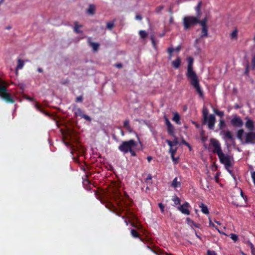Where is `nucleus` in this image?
<instances>
[{"label":"nucleus","instance_id":"1","mask_svg":"<svg viewBox=\"0 0 255 255\" xmlns=\"http://www.w3.org/2000/svg\"><path fill=\"white\" fill-rule=\"evenodd\" d=\"M193 61L194 59L192 57H189L188 58V66L186 75L189 80L191 85L195 89L200 97H203V92L200 86L198 77L193 69Z\"/></svg>","mask_w":255,"mask_h":255},{"label":"nucleus","instance_id":"2","mask_svg":"<svg viewBox=\"0 0 255 255\" xmlns=\"http://www.w3.org/2000/svg\"><path fill=\"white\" fill-rule=\"evenodd\" d=\"M220 162L224 165L225 168L230 173H232L230 167L233 165V157L230 154H225L223 151L218 155Z\"/></svg>","mask_w":255,"mask_h":255},{"label":"nucleus","instance_id":"3","mask_svg":"<svg viewBox=\"0 0 255 255\" xmlns=\"http://www.w3.org/2000/svg\"><path fill=\"white\" fill-rule=\"evenodd\" d=\"M200 16L197 15L196 16H187L183 19V23L185 29H188L190 27L194 26L197 23H200Z\"/></svg>","mask_w":255,"mask_h":255},{"label":"nucleus","instance_id":"4","mask_svg":"<svg viewBox=\"0 0 255 255\" xmlns=\"http://www.w3.org/2000/svg\"><path fill=\"white\" fill-rule=\"evenodd\" d=\"M137 145V143L133 139L128 141H123L119 145V149L124 153H127L132 148H134Z\"/></svg>","mask_w":255,"mask_h":255},{"label":"nucleus","instance_id":"5","mask_svg":"<svg viewBox=\"0 0 255 255\" xmlns=\"http://www.w3.org/2000/svg\"><path fill=\"white\" fill-rule=\"evenodd\" d=\"M0 97H1L7 102H14V101L13 100L10 94L7 92L6 88L4 85V82L1 80H0Z\"/></svg>","mask_w":255,"mask_h":255},{"label":"nucleus","instance_id":"6","mask_svg":"<svg viewBox=\"0 0 255 255\" xmlns=\"http://www.w3.org/2000/svg\"><path fill=\"white\" fill-rule=\"evenodd\" d=\"M210 144L213 147V152L214 153H216L217 155H219L220 153H221L223 151L221 148V144L218 140L216 139L212 138L210 140Z\"/></svg>","mask_w":255,"mask_h":255},{"label":"nucleus","instance_id":"7","mask_svg":"<svg viewBox=\"0 0 255 255\" xmlns=\"http://www.w3.org/2000/svg\"><path fill=\"white\" fill-rule=\"evenodd\" d=\"M208 21L207 17H205L204 19L200 21V24L202 26V32L200 35L201 38L208 36V27L207 23Z\"/></svg>","mask_w":255,"mask_h":255},{"label":"nucleus","instance_id":"8","mask_svg":"<svg viewBox=\"0 0 255 255\" xmlns=\"http://www.w3.org/2000/svg\"><path fill=\"white\" fill-rule=\"evenodd\" d=\"M204 124H207L208 128L210 129H213L216 123V118L214 115H210L206 119H204Z\"/></svg>","mask_w":255,"mask_h":255},{"label":"nucleus","instance_id":"9","mask_svg":"<svg viewBox=\"0 0 255 255\" xmlns=\"http://www.w3.org/2000/svg\"><path fill=\"white\" fill-rule=\"evenodd\" d=\"M231 123L233 126L238 128L241 127L243 125V122L242 119L237 115L233 116L231 121Z\"/></svg>","mask_w":255,"mask_h":255},{"label":"nucleus","instance_id":"10","mask_svg":"<svg viewBox=\"0 0 255 255\" xmlns=\"http://www.w3.org/2000/svg\"><path fill=\"white\" fill-rule=\"evenodd\" d=\"M190 205L188 202H185L183 205L178 207V209L182 213L185 215H189L190 212L189 210Z\"/></svg>","mask_w":255,"mask_h":255},{"label":"nucleus","instance_id":"11","mask_svg":"<svg viewBox=\"0 0 255 255\" xmlns=\"http://www.w3.org/2000/svg\"><path fill=\"white\" fill-rule=\"evenodd\" d=\"M247 120V122L245 124L246 127L250 130L252 131L254 129V126H255V123L254 122L249 119V118L247 117L246 118Z\"/></svg>","mask_w":255,"mask_h":255},{"label":"nucleus","instance_id":"12","mask_svg":"<svg viewBox=\"0 0 255 255\" xmlns=\"http://www.w3.org/2000/svg\"><path fill=\"white\" fill-rule=\"evenodd\" d=\"M91 38H88V42L89 45L92 48L93 50L95 52L97 51L99 47L100 44L98 43H95L92 41Z\"/></svg>","mask_w":255,"mask_h":255},{"label":"nucleus","instance_id":"13","mask_svg":"<svg viewBox=\"0 0 255 255\" xmlns=\"http://www.w3.org/2000/svg\"><path fill=\"white\" fill-rule=\"evenodd\" d=\"M83 25L79 24L77 21L74 22V31L77 33H82V31L80 30V28H82Z\"/></svg>","mask_w":255,"mask_h":255},{"label":"nucleus","instance_id":"14","mask_svg":"<svg viewBox=\"0 0 255 255\" xmlns=\"http://www.w3.org/2000/svg\"><path fill=\"white\" fill-rule=\"evenodd\" d=\"M181 64V59L180 57H178L176 60H174L172 62V66L177 69L179 67Z\"/></svg>","mask_w":255,"mask_h":255},{"label":"nucleus","instance_id":"15","mask_svg":"<svg viewBox=\"0 0 255 255\" xmlns=\"http://www.w3.org/2000/svg\"><path fill=\"white\" fill-rule=\"evenodd\" d=\"M223 134L224 135V139L226 140H233V136L231 134V132L230 131H226L223 132Z\"/></svg>","mask_w":255,"mask_h":255},{"label":"nucleus","instance_id":"16","mask_svg":"<svg viewBox=\"0 0 255 255\" xmlns=\"http://www.w3.org/2000/svg\"><path fill=\"white\" fill-rule=\"evenodd\" d=\"M187 223L191 226V227L194 226L196 228H200V225L198 224L195 223L193 221H192L191 219H190L189 218H187L186 219Z\"/></svg>","mask_w":255,"mask_h":255},{"label":"nucleus","instance_id":"17","mask_svg":"<svg viewBox=\"0 0 255 255\" xmlns=\"http://www.w3.org/2000/svg\"><path fill=\"white\" fill-rule=\"evenodd\" d=\"M200 208L201 209V211L205 214H209L208 209L205 205L203 203H201L199 205Z\"/></svg>","mask_w":255,"mask_h":255},{"label":"nucleus","instance_id":"18","mask_svg":"<svg viewBox=\"0 0 255 255\" xmlns=\"http://www.w3.org/2000/svg\"><path fill=\"white\" fill-rule=\"evenodd\" d=\"M166 142L167 143L170 147H172L173 146L177 145L178 143V141L177 138H175L173 141L167 139Z\"/></svg>","mask_w":255,"mask_h":255},{"label":"nucleus","instance_id":"19","mask_svg":"<svg viewBox=\"0 0 255 255\" xmlns=\"http://www.w3.org/2000/svg\"><path fill=\"white\" fill-rule=\"evenodd\" d=\"M74 112L76 117H81L82 118L84 114L82 112V111L79 108H75L74 110Z\"/></svg>","mask_w":255,"mask_h":255},{"label":"nucleus","instance_id":"20","mask_svg":"<svg viewBox=\"0 0 255 255\" xmlns=\"http://www.w3.org/2000/svg\"><path fill=\"white\" fill-rule=\"evenodd\" d=\"M124 127L126 128L129 132H131L132 131V129L129 126V121L126 120L124 123Z\"/></svg>","mask_w":255,"mask_h":255},{"label":"nucleus","instance_id":"21","mask_svg":"<svg viewBox=\"0 0 255 255\" xmlns=\"http://www.w3.org/2000/svg\"><path fill=\"white\" fill-rule=\"evenodd\" d=\"M95 11V6L93 4H90L87 9V12L90 14H93Z\"/></svg>","mask_w":255,"mask_h":255},{"label":"nucleus","instance_id":"22","mask_svg":"<svg viewBox=\"0 0 255 255\" xmlns=\"http://www.w3.org/2000/svg\"><path fill=\"white\" fill-rule=\"evenodd\" d=\"M173 121H174L178 125L181 124V123L180 122V116L178 113H175L174 114Z\"/></svg>","mask_w":255,"mask_h":255},{"label":"nucleus","instance_id":"23","mask_svg":"<svg viewBox=\"0 0 255 255\" xmlns=\"http://www.w3.org/2000/svg\"><path fill=\"white\" fill-rule=\"evenodd\" d=\"M171 185L174 188H176V187L180 186V183L177 181V177H175L173 179V180L172 182Z\"/></svg>","mask_w":255,"mask_h":255},{"label":"nucleus","instance_id":"24","mask_svg":"<svg viewBox=\"0 0 255 255\" xmlns=\"http://www.w3.org/2000/svg\"><path fill=\"white\" fill-rule=\"evenodd\" d=\"M201 4H202V2H201V1H200L198 2V4L195 7V10L197 11V15H200V17H201V12L200 10Z\"/></svg>","mask_w":255,"mask_h":255},{"label":"nucleus","instance_id":"25","mask_svg":"<svg viewBox=\"0 0 255 255\" xmlns=\"http://www.w3.org/2000/svg\"><path fill=\"white\" fill-rule=\"evenodd\" d=\"M167 130L168 133L171 135H173L174 133V128L172 124L167 126Z\"/></svg>","mask_w":255,"mask_h":255},{"label":"nucleus","instance_id":"26","mask_svg":"<svg viewBox=\"0 0 255 255\" xmlns=\"http://www.w3.org/2000/svg\"><path fill=\"white\" fill-rule=\"evenodd\" d=\"M24 66V61L21 59L18 60L17 65L16 67V69H20L23 68Z\"/></svg>","mask_w":255,"mask_h":255},{"label":"nucleus","instance_id":"27","mask_svg":"<svg viewBox=\"0 0 255 255\" xmlns=\"http://www.w3.org/2000/svg\"><path fill=\"white\" fill-rule=\"evenodd\" d=\"M203 119H206L207 117H208V110L206 107H204L202 111Z\"/></svg>","mask_w":255,"mask_h":255},{"label":"nucleus","instance_id":"28","mask_svg":"<svg viewBox=\"0 0 255 255\" xmlns=\"http://www.w3.org/2000/svg\"><path fill=\"white\" fill-rule=\"evenodd\" d=\"M226 127L225 121L223 119H221L219 121V127L220 129H223Z\"/></svg>","mask_w":255,"mask_h":255},{"label":"nucleus","instance_id":"29","mask_svg":"<svg viewBox=\"0 0 255 255\" xmlns=\"http://www.w3.org/2000/svg\"><path fill=\"white\" fill-rule=\"evenodd\" d=\"M131 235L133 238H138L139 237V234L137 232V231L134 229H131Z\"/></svg>","mask_w":255,"mask_h":255},{"label":"nucleus","instance_id":"30","mask_svg":"<svg viewBox=\"0 0 255 255\" xmlns=\"http://www.w3.org/2000/svg\"><path fill=\"white\" fill-rule=\"evenodd\" d=\"M238 36V30L237 29L234 30L231 34V37L232 39L237 38Z\"/></svg>","mask_w":255,"mask_h":255},{"label":"nucleus","instance_id":"31","mask_svg":"<svg viewBox=\"0 0 255 255\" xmlns=\"http://www.w3.org/2000/svg\"><path fill=\"white\" fill-rule=\"evenodd\" d=\"M176 151V149H173L172 147H170L169 149V152L171 153V157L173 160H175L174 155V154L175 153Z\"/></svg>","mask_w":255,"mask_h":255},{"label":"nucleus","instance_id":"32","mask_svg":"<svg viewBox=\"0 0 255 255\" xmlns=\"http://www.w3.org/2000/svg\"><path fill=\"white\" fill-rule=\"evenodd\" d=\"M139 34L140 36L142 38H144L147 36V33L144 30H140L139 32Z\"/></svg>","mask_w":255,"mask_h":255},{"label":"nucleus","instance_id":"33","mask_svg":"<svg viewBox=\"0 0 255 255\" xmlns=\"http://www.w3.org/2000/svg\"><path fill=\"white\" fill-rule=\"evenodd\" d=\"M114 23L113 22H108L107 23V27L109 29H112V28L114 27Z\"/></svg>","mask_w":255,"mask_h":255},{"label":"nucleus","instance_id":"34","mask_svg":"<svg viewBox=\"0 0 255 255\" xmlns=\"http://www.w3.org/2000/svg\"><path fill=\"white\" fill-rule=\"evenodd\" d=\"M230 237L235 242L237 241L238 239V236L234 234H231L230 235Z\"/></svg>","mask_w":255,"mask_h":255},{"label":"nucleus","instance_id":"35","mask_svg":"<svg viewBox=\"0 0 255 255\" xmlns=\"http://www.w3.org/2000/svg\"><path fill=\"white\" fill-rule=\"evenodd\" d=\"M82 118H84L85 120L88 121H91V118L88 115L83 114V115L82 117Z\"/></svg>","mask_w":255,"mask_h":255},{"label":"nucleus","instance_id":"36","mask_svg":"<svg viewBox=\"0 0 255 255\" xmlns=\"http://www.w3.org/2000/svg\"><path fill=\"white\" fill-rule=\"evenodd\" d=\"M173 201H174L175 204L178 205L180 203V201L179 198L176 197L173 199Z\"/></svg>","mask_w":255,"mask_h":255},{"label":"nucleus","instance_id":"37","mask_svg":"<svg viewBox=\"0 0 255 255\" xmlns=\"http://www.w3.org/2000/svg\"><path fill=\"white\" fill-rule=\"evenodd\" d=\"M207 255H217L216 253L214 251H210L208 250L207 251Z\"/></svg>","mask_w":255,"mask_h":255},{"label":"nucleus","instance_id":"38","mask_svg":"<svg viewBox=\"0 0 255 255\" xmlns=\"http://www.w3.org/2000/svg\"><path fill=\"white\" fill-rule=\"evenodd\" d=\"M135 149V147H134V148H132L131 150H130L128 151L130 153L131 155L133 156H135L136 155L135 152L134 151Z\"/></svg>","mask_w":255,"mask_h":255},{"label":"nucleus","instance_id":"39","mask_svg":"<svg viewBox=\"0 0 255 255\" xmlns=\"http://www.w3.org/2000/svg\"><path fill=\"white\" fill-rule=\"evenodd\" d=\"M158 206H159V208L160 209L161 212L163 213L164 212V208L163 205L161 203H160L158 204Z\"/></svg>","mask_w":255,"mask_h":255},{"label":"nucleus","instance_id":"40","mask_svg":"<svg viewBox=\"0 0 255 255\" xmlns=\"http://www.w3.org/2000/svg\"><path fill=\"white\" fill-rule=\"evenodd\" d=\"M83 101V97L82 96H80L76 98V102H81Z\"/></svg>","mask_w":255,"mask_h":255},{"label":"nucleus","instance_id":"41","mask_svg":"<svg viewBox=\"0 0 255 255\" xmlns=\"http://www.w3.org/2000/svg\"><path fill=\"white\" fill-rule=\"evenodd\" d=\"M34 107L37 109V110L42 112V110L40 109V106L38 103H36L34 105Z\"/></svg>","mask_w":255,"mask_h":255},{"label":"nucleus","instance_id":"42","mask_svg":"<svg viewBox=\"0 0 255 255\" xmlns=\"http://www.w3.org/2000/svg\"><path fill=\"white\" fill-rule=\"evenodd\" d=\"M251 248L252 255H255V249L254 248V246L252 244H251Z\"/></svg>","mask_w":255,"mask_h":255},{"label":"nucleus","instance_id":"43","mask_svg":"<svg viewBox=\"0 0 255 255\" xmlns=\"http://www.w3.org/2000/svg\"><path fill=\"white\" fill-rule=\"evenodd\" d=\"M164 119H165V124H166L167 127L171 124V123L170 122V121H169V120L166 117H164Z\"/></svg>","mask_w":255,"mask_h":255},{"label":"nucleus","instance_id":"44","mask_svg":"<svg viewBox=\"0 0 255 255\" xmlns=\"http://www.w3.org/2000/svg\"><path fill=\"white\" fill-rule=\"evenodd\" d=\"M182 143L183 144L186 145V146H187L190 149L191 148V146L189 145V144L188 142H187L186 141H185L184 140H182Z\"/></svg>","mask_w":255,"mask_h":255},{"label":"nucleus","instance_id":"45","mask_svg":"<svg viewBox=\"0 0 255 255\" xmlns=\"http://www.w3.org/2000/svg\"><path fill=\"white\" fill-rule=\"evenodd\" d=\"M216 114L220 117L224 116V112L222 111H218L216 112Z\"/></svg>","mask_w":255,"mask_h":255},{"label":"nucleus","instance_id":"46","mask_svg":"<svg viewBox=\"0 0 255 255\" xmlns=\"http://www.w3.org/2000/svg\"><path fill=\"white\" fill-rule=\"evenodd\" d=\"M174 51V49L172 47H170L168 49V52L169 54H171Z\"/></svg>","mask_w":255,"mask_h":255},{"label":"nucleus","instance_id":"47","mask_svg":"<svg viewBox=\"0 0 255 255\" xmlns=\"http://www.w3.org/2000/svg\"><path fill=\"white\" fill-rule=\"evenodd\" d=\"M252 64L253 65V68H254L255 67V56H254L252 60Z\"/></svg>","mask_w":255,"mask_h":255},{"label":"nucleus","instance_id":"48","mask_svg":"<svg viewBox=\"0 0 255 255\" xmlns=\"http://www.w3.org/2000/svg\"><path fill=\"white\" fill-rule=\"evenodd\" d=\"M241 195L245 200L247 199V197L244 196V193L242 190H241Z\"/></svg>","mask_w":255,"mask_h":255},{"label":"nucleus","instance_id":"49","mask_svg":"<svg viewBox=\"0 0 255 255\" xmlns=\"http://www.w3.org/2000/svg\"><path fill=\"white\" fill-rule=\"evenodd\" d=\"M135 18L137 20H141L142 19V17H141V16H140L139 15H136L135 16Z\"/></svg>","mask_w":255,"mask_h":255},{"label":"nucleus","instance_id":"50","mask_svg":"<svg viewBox=\"0 0 255 255\" xmlns=\"http://www.w3.org/2000/svg\"><path fill=\"white\" fill-rule=\"evenodd\" d=\"M180 49H181V46H178L176 48L174 49V51L178 52L180 50Z\"/></svg>","mask_w":255,"mask_h":255},{"label":"nucleus","instance_id":"51","mask_svg":"<svg viewBox=\"0 0 255 255\" xmlns=\"http://www.w3.org/2000/svg\"><path fill=\"white\" fill-rule=\"evenodd\" d=\"M25 98L26 99H27V100H28L30 101H32V100H33V99H32V98H30V97H28V96H25Z\"/></svg>","mask_w":255,"mask_h":255},{"label":"nucleus","instance_id":"52","mask_svg":"<svg viewBox=\"0 0 255 255\" xmlns=\"http://www.w3.org/2000/svg\"><path fill=\"white\" fill-rule=\"evenodd\" d=\"M152 179V176L150 174H148L147 178H146V180H151Z\"/></svg>","mask_w":255,"mask_h":255},{"label":"nucleus","instance_id":"53","mask_svg":"<svg viewBox=\"0 0 255 255\" xmlns=\"http://www.w3.org/2000/svg\"><path fill=\"white\" fill-rule=\"evenodd\" d=\"M152 158V157H151V156H148V157H147V161H148V162H150L151 161V160Z\"/></svg>","mask_w":255,"mask_h":255},{"label":"nucleus","instance_id":"54","mask_svg":"<svg viewBox=\"0 0 255 255\" xmlns=\"http://www.w3.org/2000/svg\"><path fill=\"white\" fill-rule=\"evenodd\" d=\"M209 225H210V226H211L212 227H215L214 224L211 222V220L209 222Z\"/></svg>","mask_w":255,"mask_h":255},{"label":"nucleus","instance_id":"55","mask_svg":"<svg viewBox=\"0 0 255 255\" xmlns=\"http://www.w3.org/2000/svg\"><path fill=\"white\" fill-rule=\"evenodd\" d=\"M125 223L126 224V225L128 226V223L130 222V221L129 220H125Z\"/></svg>","mask_w":255,"mask_h":255},{"label":"nucleus","instance_id":"56","mask_svg":"<svg viewBox=\"0 0 255 255\" xmlns=\"http://www.w3.org/2000/svg\"><path fill=\"white\" fill-rule=\"evenodd\" d=\"M37 70L39 72H42L43 71L42 69L40 68H38Z\"/></svg>","mask_w":255,"mask_h":255},{"label":"nucleus","instance_id":"57","mask_svg":"<svg viewBox=\"0 0 255 255\" xmlns=\"http://www.w3.org/2000/svg\"><path fill=\"white\" fill-rule=\"evenodd\" d=\"M131 225L134 228H136L137 227V226L134 225L133 223H131Z\"/></svg>","mask_w":255,"mask_h":255},{"label":"nucleus","instance_id":"58","mask_svg":"<svg viewBox=\"0 0 255 255\" xmlns=\"http://www.w3.org/2000/svg\"><path fill=\"white\" fill-rule=\"evenodd\" d=\"M173 18H172V17H171V18H170L169 22H170V23H172V22H173Z\"/></svg>","mask_w":255,"mask_h":255},{"label":"nucleus","instance_id":"59","mask_svg":"<svg viewBox=\"0 0 255 255\" xmlns=\"http://www.w3.org/2000/svg\"><path fill=\"white\" fill-rule=\"evenodd\" d=\"M195 235H196V237H197L198 238H199V239H201V237H200V236H199V235L197 234V233H196V232L195 233Z\"/></svg>","mask_w":255,"mask_h":255},{"label":"nucleus","instance_id":"60","mask_svg":"<svg viewBox=\"0 0 255 255\" xmlns=\"http://www.w3.org/2000/svg\"><path fill=\"white\" fill-rule=\"evenodd\" d=\"M4 1V0H0V5H1L3 2Z\"/></svg>","mask_w":255,"mask_h":255},{"label":"nucleus","instance_id":"61","mask_svg":"<svg viewBox=\"0 0 255 255\" xmlns=\"http://www.w3.org/2000/svg\"><path fill=\"white\" fill-rule=\"evenodd\" d=\"M172 56V53L171 54H169V59H171Z\"/></svg>","mask_w":255,"mask_h":255},{"label":"nucleus","instance_id":"62","mask_svg":"<svg viewBox=\"0 0 255 255\" xmlns=\"http://www.w3.org/2000/svg\"><path fill=\"white\" fill-rule=\"evenodd\" d=\"M163 8V7L162 6H160L158 7V10H161Z\"/></svg>","mask_w":255,"mask_h":255},{"label":"nucleus","instance_id":"63","mask_svg":"<svg viewBox=\"0 0 255 255\" xmlns=\"http://www.w3.org/2000/svg\"><path fill=\"white\" fill-rule=\"evenodd\" d=\"M117 67H122V65H121V64H118V65H117Z\"/></svg>","mask_w":255,"mask_h":255},{"label":"nucleus","instance_id":"64","mask_svg":"<svg viewBox=\"0 0 255 255\" xmlns=\"http://www.w3.org/2000/svg\"><path fill=\"white\" fill-rule=\"evenodd\" d=\"M215 222H216L217 224H218V225H220V224H221V223H220L219 221H215Z\"/></svg>","mask_w":255,"mask_h":255}]
</instances>
